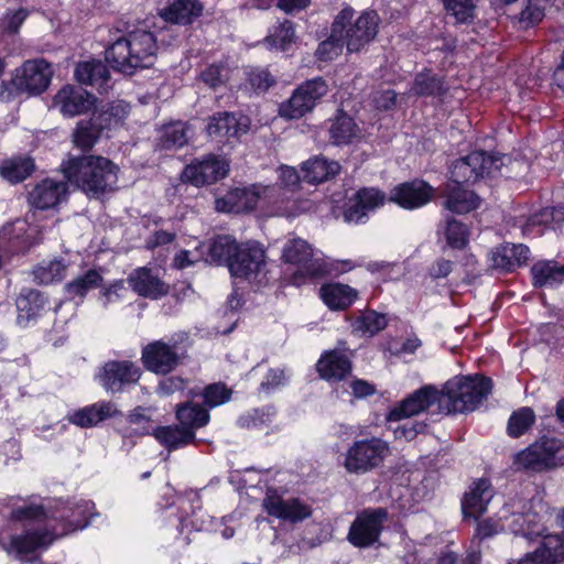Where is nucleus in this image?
<instances>
[{
	"mask_svg": "<svg viewBox=\"0 0 564 564\" xmlns=\"http://www.w3.org/2000/svg\"><path fill=\"white\" fill-rule=\"evenodd\" d=\"M203 11L199 0H173L161 11V17L169 23L186 26L202 17Z\"/></svg>",
	"mask_w": 564,
	"mask_h": 564,
	"instance_id": "34",
	"label": "nucleus"
},
{
	"mask_svg": "<svg viewBox=\"0 0 564 564\" xmlns=\"http://www.w3.org/2000/svg\"><path fill=\"white\" fill-rule=\"evenodd\" d=\"M444 8L458 23H466L474 18V0H443Z\"/></svg>",
	"mask_w": 564,
	"mask_h": 564,
	"instance_id": "61",
	"label": "nucleus"
},
{
	"mask_svg": "<svg viewBox=\"0 0 564 564\" xmlns=\"http://www.w3.org/2000/svg\"><path fill=\"white\" fill-rule=\"evenodd\" d=\"M231 257L228 271L231 276L240 280L256 279L267 264V251L257 240L239 242Z\"/></svg>",
	"mask_w": 564,
	"mask_h": 564,
	"instance_id": "10",
	"label": "nucleus"
},
{
	"mask_svg": "<svg viewBox=\"0 0 564 564\" xmlns=\"http://www.w3.org/2000/svg\"><path fill=\"white\" fill-rule=\"evenodd\" d=\"M339 172V163L324 156L311 158L302 165L303 181L308 184L324 183L334 178Z\"/></svg>",
	"mask_w": 564,
	"mask_h": 564,
	"instance_id": "39",
	"label": "nucleus"
},
{
	"mask_svg": "<svg viewBox=\"0 0 564 564\" xmlns=\"http://www.w3.org/2000/svg\"><path fill=\"white\" fill-rule=\"evenodd\" d=\"M494 381L482 373L457 376L445 382L442 398L447 399L446 414L471 413L491 394Z\"/></svg>",
	"mask_w": 564,
	"mask_h": 564,
	"instance_id": "3",
	"label": "nucleus"
},
{
	"mask_svg": "<svg viewBox=\"0 0 564 564\" xmlns=\"http://www.w3.org/2000/svg\"><path fill=\"white\" fill-rule=\"evenodd\" d=\"M443 235L445 238V246L443 247V250H445V248H449L452 250L460 251L469 245L470 228L467 224L451 217L446 220Z\"/></svg>",
	"mask_w": 564,
	"mask_h": 564,
	"instance_id": "53",
	"label": "nucleus"
},
{
	"mask_svg": "<svg viewBox=\"0 0 564 564\" xmlns=\"http://www.w3.org/2000/svg\"><path fill=\"white\" fill-rule=\"evenodd\" d=\"M153 436L169 452L186 447L196 441L194 435L182 427L178 423L155 426L153 430Z\"/></svg>",
	"mask_w": 564,
	"mask_h": 564,
	"instance_id": "42",
	"label": "nucleus"
},
{
	"mask_svg": "<svg viewBox=\"0 0 564 564\" xmlns=\"http://www.w3.org/2000/svg\"><path fill=\"white\" fill-rule=\"evenodd\" d=\"M188 128L183 121H173L162 126L158 138L160 150H177L188 142Z\"/></svg>",
	"mask_w": 564,
	"mask_h": 564,
	"instance_id": "47",
	"label": "nucleus"
},
{
	"mask_svg": "<svg viewBox=\"0 0 564 564\" xmlns=\"http://www.w3.org/2000/svg\"><path fill=\"white\" fill-rule=\"evenodd\" d=\"M89 119L97 127L96 131L102 134L105 130H110L121 124L123 111L120 106L107 105L101 108L96 106L91 109Z\"/></svg>",
	"mask_w": 564,
	"mask_h": 564,
	"instance_id": "56",
	"label": "nucleus"
},
{
	"mask_svg": "<svg viewBox=\"0 0 564 564\" xmlns=\"http://www.w3.org/2000/svg\"><path fill=\"white\" fill-rule=\"evenodd\" d=\"M282 260L294 265H311V263H323L313 258L311 245L301 238L289 240L282 251Z\"/></svg>",
	"mask_w": 564,
	"mask_h": 564,
	"instance_id": "49",
	"label": "nucleus"
},
{
	"mask_svg": "<svg viewBox=\"0 0 564 564\" xmlns=\"http://www.w3.org/2000/svg\"><path fill=\"white\" fill-rule=\"evenodd\" d=\"M500 153L475 150L460 156L449 165V181L466 187L474 186L485 178L491 177L503 165Z\"/></svg>",
	"mask_w": 564,
	"mask_h": 564,
	"instance_id": "4",
	"label": "nucleus"
},
{
	"mask_svg": "<svg viewBox=\"0 0 564 564\" xmlns=\"http://www.w3.org/2000/svg\"><path fill=\"white\" fill-rule=\"evenodd\" d=\"M297 40L295 33V23L291 20L284 19L278 21L269 29L267 36L263 39L264 45L269 50L286 53Z\"/></svg>",
	"mask_w": 564,
	"mask_h": 564,
	"instance_id": "40",
	"label": "nucleus"
},
{
	"mask_svg": "<svg viewBox=\"0 0 564 564\" xmlns=\"http://www.w3.org/2000/svg\"><path fill=\"white\" fill-rule=\"evenodd\" d=\"M285 372L280 368H270L258 387L259 393L270 394L285 383Z\"/></svg>",
	"mask_w": 564,
	"mask_h": 564,
	"instance_id": "64",
	"label": "nucleus"
},
{
	"mask_svg": "<svg viewBox=\"0 0 564 564\" xmlns=\"http://www.w3.org/2000/svg\"><path fill=\"white\" fill-rule=\"evenodd\" d=\"M102 275L95 269H89L83 275L65 284V291L70 297L84 299L90 290L100 288L102 284Z\"/></svg>",
	"mask_w": 564,
	"mask_h": 564,
	"instance_id": "55",
	"label": "nucleus"
},
{
	"mask_svg": "<svg viewBox=\"0 0 564 564\" xmlns=\"http://www.w3.org/2000/svg\"><path fill=\"white\" fill-rule=\"evenodd\" d=\"M12 521H43L46 519V510L42 505H28L11 510Z\"/></svg>",
	"mask_w": 564,
	"mask_h": 564,
	"instance_id": "62",
	"label": "nucleus"
},
{
	"mask_svg": "<svg viewBox=\"0 0 564 564\" xmlns=\"http://www.w3.org/2000/svg\"><path fill=\"white\" fill-rule=\"evenodd\" d=\"M46 304L47 297L41 291L23 288L15 300L18 324L26 327L30 322L36 321L44 312Z\"/></svg>",
	"mask_w": 564,
	"mask_h": 564,
	"instance_id": "30",
	"label": "nucleus"
},
{
	"mask_svg": "<svg viewBox=\"0 0 564 564\" xmlns=\"http://www.w3.org/2000/svg\"><path fill=\"white\" fill-rule=\"evenodd\" d=\"M496 490L487 477L474 479L460 499L463 520L480 519L488 510Z\"/></svg>",
	"mask_w": 564,
	"mask_h": 564,
	"instance_id": "16",
	"label": "nucleus"
},
{
	"mask_svg": "<svg viewBox=\"0 0 564 564\" xmlns=\"http://www.w3.org/2000/svg\"><path fill=\"white\" fill-rule=\"evenodd\" d=\"M120 415L122 412L113 402L101 400L73 411L67 415V420L80 429H91L108 419Z\"/></svg>",
	"mask_w": 564,
	"mask_h": 564,
	"instance_id": "23",
	"label": "nucleus"
},
{
	"mask_svg": "<svg viewBox=\"0 0 564 564\" xmlns=\"http://www.w3.org/2000/svg\"><path fill=\"white\" fill-rule=\"evenodd\" d=\"M389 453V444L380 437L357 440L347 448L343 467L350 475H365L379 468Z\"/></svg>",
	"mask_w": 564,
	"mask_h": 564,
	"instance_id": "5",
	"label": "nucleus"
},
{
	"mask_svg": "<svg viewBox=\"0 0 564 564\" xmlns=\"http://www.w3.org/2000/svg\"><path fill=\"white\" fill-rule=\"evenodd\" d=\"M249 129L241 122V116L230 111H218L206 119L204 131L210 141L225 144L230 139H238Z\"/></svg>",
	"mask_w": 564,
	"mask_h": 564,
	"instance_id": "19",
	"label": "nucleus"
},
{
	"mask_svg": "<svg viewBox=\"0 0 564 564\" xmlns=\"http://www.w3.org/2000/svg\"><path fill=\"white\" fill-rule=\"evenodd\" d=\"M465 185L451 186L446 191L445 207L452 213L467 214L479 207L480 199L474 191H468Z\"/></svg>",
	"mask_w": 564,
	"mask_h": 564,
	"instance_id": "44",
	"label": "nucleus"
},
{
	"mask_svg": "<svg viewBox=\"0 0 564 564\" xmlns=\"http://www.w3.org/2000/svg\"><path fill=\"white\" fill-rule=\"evenodd\" d=\"M544 17V8L536 0H529L519 13V23L522 29L527 30L536 26L543 21Z\"/></svg>",
	"mask_w": 564,
	"mask_h": 564,
	"instance_id": "60",
	"label": "nucleus"
},
{
	"mask_svg": "<svg viewBox=\"0 0 564 564\" xmlns=\"http://www.w3.org/2000/svg\"><path fill=\"white\" fill-rule=\"evenodd\" d=\"M536 416L532 408L521 406L514 410L507 422V435L511 438H519L527 434L535 424Z\"/></svg>",
	"mask_w": 564,
	"mask_h": 564,
	"instance_id": "54",
	"label": "nucleus"
},
{
	"mask_svg": "<svg viewBox=\"0 0 564 564\" xmlns=\"http://www.w3.org/2000/svg\"><path fill=\"white\" fill-rule=\"evenodd\" d=\"M35 170V161L30 155L17 154L0 162V177L11 185L24 182Z\"/></svg>",
	"mask_w": 564,
	"mask_h": 564,
	"instance_id": "37",
	"label": "nucleus"
},
{
	"mask_svg": "<svg viewBox=\"0 0 564 564\" xmlns=\"http://www.w3.org/2000/svg\"><path fill=\"white\" fill-rule=\"evenodd\" d=\"M1 239L6 240L7 249L12 254H25L36 243L34 237L29 234L26 221L21 220L4 226Z\"/></svg>",
	"mask_w": 564,
	"mask_h": 564,
	"instance_id": "38",
	"label": "nucleus"
},
{
	"mask_svg": "<svg viewBox=\"0 0 564 564\" xmlns=\"http://www.w3.org/2000/svg\"><path fill=\"white\" fill-rule=\"evenodd\" d=\"M316 371L322 380L340 382L350 376L352 362L344 351L329 349L322 352L316 362Z\"/></svg>",
	"mask_w": 564,
	"mask_h": 564,
	"instance_id": "24",
	"label": "nucleus"
},
{
	"mask_svg": "<svg viewBox=\"0 0 564 564\" xmlns=\"http://www.w3.org/2000/svg\"><path fill=\"white\" fill-rule=\"evenodd\" d=\"M564 448L563 441L556 437L541 436L513 456L516 470L541 473L558 466L557 454Z\"/></svg>",
	"mask_w": 564,
	"mask_h": 564,
	"instance_id": "6",
	"label": "nucleus"
},
{
	"mask_svg": "<svg viewBox=\"0 0 564 564\" xmlns=\"http://www.w3.org/2000/svg\"><path fill=\"white\" fill-rule=\"evenodd\" d=\"M355 15L354 8L347 6L344 7L337 15L330 26L329 36L322 41L315 52V56L321 62H330L335 59L343 51L346 44L344 40V31L349 23L350 18Z\"/></svg>",
	"mask_w": 564,
	"mask_h": 564,
	"instance_id": "21",
	"label": "nucleus"
},
{
	"mask_svg": "<svg viewBox=\"0 0 564 564\" xmlns=\"http://www.w3.org/2000/svg\"><path fill=\"white\" fill-rule=\"evenodd\" d=\"M329 86L322 76L301 83L291 97L281 104L280 115L288 119H300L311 112L327 95Z\"/></svg>",
	"mask_w": 564,
	"mask_h": 564,
	"instance_id": "8",
	"label": "nucleus"
},
{
	"mask_svg": "<svg viewBox=\"0 0 564 564\" xmlns=\"http://www.w3.org/2000/svg\"><path fill=\"white\" fill-rule=\"evenodd\" d=\"M135 68H148L153 64L158 50L156 39L150 31L137 30L124 35Z\"/></svg>",
	"mask_w": 564,
	"mask_h": 564,
	"instance_id": "27",
	"label": "nucleus"
},
{
	"mask_svg": "<svg viewBox=\"0 0 564 564\" xmlns=\"http://www.w3.org/2000/svg\"><path fill=\"white\" fill-rule=\"evenodd\" d=\"M74 77L79 84L90 86L99 94L107 93L110 87V72L108 66L99 59L78 62L75 66Z\"/></svg>",
	"mask_w": 564,
	"mask_h": 564,
	"instance_id": "29",
	"label": "nucleus"
},
{
	"mask_svg": "<svg viewBox=\"0 0 564 564\" xmlns=\"http://www.w3.org/2000/svg\"><path fill=\"white\" fill-rule=\"evenodd\" d=\"M259 195L247 187H235L224 196L216 198V209L223 213H243L256 209Z\"/></svg>",
	"mask_w": 564,
	"mask_h": 564,
	"instance_id": "32",
	"label": "nucleus"
},
{
	"mask_svg": "<svg viewBox=\"0 0 564 564\" xmlns=\"http://www.w3.org/2000/svg\"><path fill=\"white\" fill-rule=\"evenodd\" d=\"M55 535L47 530H25L21 534L10 536L7 551L18 555H29L39 549L48 547L55 540Z\"/></svg>",
	"mask_w": 564,
	"mask_h": 564,
	"instance_id": "31",
	"label": "nucleus"
},
{
	"mask_svg": "<svg viewBox=\"0 0 564 564\" xmlns=\"http://www.w3.org/2000/svg\"><path fill=\"white\" fill-rule=\"evenodd\" d=\"M530 273L534 288H553L564 282V264L555 261H538L531 267Z\"/></svg>",
	"mask_w": 564,
	"mask_h": 564,
	"instance_id": "45",
	"label": "nucleus"
},
{
	"mask_svg": "<svg viewBox=\"0 0 564 564\" xmlns=\"http://www.w3.org/2000/svg\"><path fill=\"white\" fill-rule=\"evenodd\" d=\"M411 94L417 98L443 99L449 91L446 77L424 67L414 75Z\"/></svg>",
	"mask_w": 564,
	"mask_h": 564,
	"instance_id": "28",
	"label": "nucleus"
},
{
	"mask_svg": "<svg viewBox=\"0 0 564 564\" xmlns=\"http://www.w3.org/2000/svg\"><path fill=\"white\" fill-rule=\"evenodd\" d=\"M352 334L373 337L388 326L386 314L368 310L350 323Z\"/></svg>",
	"mask_w": 564,
	"mask_h": 564,
	"instance_id": "48",
	"label": "nucleus"
},
{
	"mask_svg": "<svg viewBox=\"0 0 564 564\" xmlns=\"http://www.w3.org/2000/svg\"><path fill=\"white\" fill-rule=\"evenodd\" d=\"M96 102L97 98L93 94L69 84L63 86L53 97V106L67 118L87 113Z\"/></svg>",
	"mask_w": 564,
	"mask_h": 564,
	"instance_id": "20",
	"label": "nucleus"
},
{
	"mask_svg": "<svg viewBox=\"0 0 564 564\" xmlns=\"http://www.w3.org/2000/svg\"><path fill=\"white\" fill-rule=\"evenodd\" d=\"M176 422L196 438V432L210 422V413L200 403L187 400L175 405Z\"/></svg>",
	"mask_w": 564,
	"mask_h": 564,
	"instance_id": "33",
	"label": "nucleus"
},
{
	"mask_svg": "<svg viewBox=\"0 0 564 564\" xmlns=\"http://www.w3.org/2000/svg\"><path fill=\"white\" fill-rule=\"evenodd\" d=\"M189 395L192 398L200 397L203 399L202 405L206 406L209 411L229 402L232 397V390L225 382L218 381L205 386L199 391L191 390Z\"/></svg>",
	"mask_w": 564,
	"mask_h": 564,
	"instance_id": "51",
	"label": "nucleus"
},
{
	"mask_svg": "<svg viewBox=\"0 0 564 564\" xmlns=\"http://www.w3.org/2000/svg\"><path fill=\"white\" fill-rule=\"evenodd\" d=\"M105 59L113 70L124 75H133L137 70L124 36H120L106 48Z\"/></svg>",
	"mask_w": 564,
	"mask_h": 564,
	"instance_id": "43",
	"label": "nucleus"
},
{
	"mask_svg": "<svg viewBox=\"0 0 564 564\" xmlns=\"http://www.w3.org/2000/svg\"><path fill=\"white\" fill-rule=\"evenodd\" d=\"M386 200L383 192L376 187H361L343 206L345 221L364 224L368 220V213L382 206Z\"/></svg>",
	"mask_w": 564,
	"mask_h": 564,
	"instance_id": "17",
	"label": "nucleus"
},
{
	"mask_svg": "<svg viewBox=\"0 0 564 564\" xmlns=\"http://www.w3.org/2000/svg\"><path fill=\"white\" fill-rule=\"evenodd\" d=\"M95 505L91 501H80L63 510L54 517L61 523L62 535L85 529L93 517Z\"/></svg>",
	"mask_w": 564,
	"mask_h": 564,
	"instance_id": "36",
	"label": "nucleus"
},
{
	"mask_svg": "<svg viewBox=\"0 0 564 564\" xmlns=\"http://www.w3.org/2000/svg\"><path fill=\"white\" fill-rule=\"evenodd\" d=\"M319 297L330 311H346L358 299V292L348 284L328 282L321 286Z\"/></svg>",
	"mask_w": 564,
	"mask_h": 564,
	"instance_id": "35",
	"label": "nucleus"
},
{
	"mask_svg": "<svg viewBox=\"0 0 564 564\" xmlns=\"http://www.w3.org/2000/svg\"><path fill=\"white\" fill-rule=\"evenodd\" d=\"M141 361L148 371L165 376L180 366L181 356L176 345H169L159 339L149 343L142 348Z\"/></svg>",
	"mask_w": 564,
	"mask_h": 564,
	"instance_id": "15",
	"label": "nucleus"
},
{
	"mask_svg": "<svg viewBox=\"0 0 564 564\" xmlns=\"http://www.w3.org/2000/svg\"><path fill=\"white\" fill-rule=\"evenodd\" d=\"M268 516L275 519L299 523L312 517L313 509L297 497L284 499L275 489H268L262 502Z\"/></svg>",
	"mask_w": 564,
	"mask_h": 564,
	"instance_id": "12",
	"label": "nucleus"
},
{
	"mask_svg": "<svg viewBox=\"0 0 564 564\" xmlns=\"http://www.w3.org/2000/svg\"><path fill=\"white\" fill-rule=\"evenodd\" d=\"M435 194L426 181L414 178L395 185L390 192V202L403 209L413 210L429 204Z\"/></svg>",
	"mask_w": 564,
	"mask_h": 564,
	"instance_id": "18",
	"label": "nucleus"
},
{
	"mask_svg": "<svg viewBox=\"0 0 564 564\" xmlns=\"http://www.w3.org/2000/svg\"><path fill=\"white\" fill-rule=\"evenodd\" d=\"M429 427L425 421H412L401 424L394 430V438L397 441L411 442L419 434H424Z\"/></svg>",
	"mask_w": 564,
	"mask_h": 564,
	"instance_id": "63",
	"label": "nucleus"
},
{
	"mask_svg": "<svg viewBox=\"0 0 564 564\" xmlns=\"http://www.w3.org/2000/svg\"><path fill=\"white\" fill-rule=\"evenodd\" d=\"M96 129L90 119L79 120L73 133L74 144L85 152L90 151L101 137Z\"/></svg>",
	"mask_w": 564,
	"mask_h": 564,
	"instance_id": "57",
	"label": "nucleus"
},
{
	"mask_svg": "<svg viewBox=\"0 0 564 564\" xmlns=\"http://www.w3.org/2000/svg\"><path fill=\"white\" fill-rule=\"evenodd\" d=\"M54 69L45 58L26 59L17 67L10 79L0 83V101L12 102L18 98H32L44 94L53 79Z\"/></svg>",
	"mask_w": 564,
	"mask_h": 564,
	"instance_id": "2",
	"label": "nucleus"
},
{
	"mask_svg": "<svg viewBox=\"0 0 564 564\" xmlns=\"http://www.w3.org/2000/svg\"><path fill=\"white\" fill-rule=\"evenodd\" d=\"M379 23L380 18L375 10L362 11L356 20L350 18L344 31L347 51L358 53L372 42L378 34Z\"/></svg>",
	"mask_w": 564,
	"mask_h": 564,
	"instance_id": "14",
	"label": "nucleus"
},
{
	"mask_svg": "<svg viewBox=\"0 0 564 564\" xmlns=\"http://www.w3.org/2000/svg\"><path fill=\"white\" fill-rule=\"evenodd\" d=\"M239 241L231 235H216L207 243V258L212 263L226 265L232 259Z\"/></svg>",
	"mask_w": 564,
	"mask_h": 564,
	"instance_id": "46",
	"label": "nucleus"
},
{
	"mask_svg": "<svg viewBox=\"0 0 564 564\" xmlns=\"http://www.w3.org/2000/svg\"><path fill=\"white\" fill-rule=\"evenodd\" d=\"M564 562V532L546 534L539 546L527 553L517 564H560Z\"/></svg>",
	"mask_w": 564,
	"mask_h": 564,
	"instance_id": "25",
	"label": "nucleus"
},
{
	"mask_svg": "<svg viewBox=\"0 0 564 564\" xmlns=\"http://www.w3.org/2000/svg\"><path fill=\"white\" fill-rule=\"evenodd\" d=\"M131 289L145 299L159 300L170 293V286L147 267L134 269L128 276Z\"/></svg>",
	"mask_w": 564,
	"mask_h": 564,
	"instance_id": "26",
	"label": "nucleus"
},
{
	"mask_svg": "<svg viewBox=\"0 0 564 564\" xmlns=\"http://www.w3.org/2000/svg\"><path fill=\"white\" fill-rule=\"evenodd\" d=\"M61 171L68 183L87 197L99 199L117 188L119 166L101 155H69L61 163Z\"/></svg>",
	"mask_w": 564,
	"mask_h": 564,
	"instance_id": "1",
	"label": "nucleus"
},
{
	"mask_svg": "<svg viewBox=\"0 0 564 564\" xmlns=\"http://www.w3.org/2000/svg\"><path fill=\"white\" fill-rule=\"evenodd\" d=\"M289 276V282L295 286H302L308 281L314 279H322L328 274V269L325 263H311V265H297Z\"/></svg>",
	"mask_w": 564,
	"mask_h": 564,
	"instance_id": "59",
	"label": "nucleus"
},
{
	"mask_svg": "<svg viewBox=\"0 0 564 564\" xmlns=\"http://www.w3.org/2000/svg\"><path fill=\"white\" fill-rule=\"evenodd\" d=\"M68 194L66 182L46 177L39 182L28 194L29 204L40 210L56 207Z\"/></svg>",
	"mask_w": 564,
	"mask_h": 564,
	"instance_id": "22",
	"label": "nucleus"
},
{
	"mask_svg": "<svg viewBox=\"0 0 564 564\" xmlns=\"http://www.w3.org/2000/svg\"><path fill=\"white\" fill-rule=\"evenodd\" d=\"M141 369L131 360H108L96 375L102 389L112 394L121 393L141 378Z\"/></svg>",
	"mask_w": 564,
	"mask_h": 564,
	"instance_id": "11",
	"label": "nucleus"
},
{
	"mask_svg": "<svg viewBox=\"0 0 564 564\" xmlns=\"http://www.w3.org/2000/svg\"><path fill=\"white\" fill-rule=\"evenodd\" d=\"M275 84V76L271 74L268 67L249 66L245 69L243 87L252 94H265Z\"/></svg>",
	"mask_w": 564,
	"mask_h": 564,
	"instance_id": "52",
	"label": "nucleus"
},
{
	"mask_svg": "<svg viewBox=\"0 0 564 564\" xmlns=\"http://www.w3.org/2000/svg\"><path fill=\"white\" fill-rule=\"evenodd\" d=\"M359 128L355 119L343 108H338L330 119L329 137L335 145L350 144L358 135Z\"/></svg>",
	"mask_w": 564,
	"mask_h": 564,
	"instance_id": "41",
	"label": "nucleus"
},
{
	"mask_svg": "<svg viewBox=\"0 0 564 564\" xmlns=\"http://www.w3.org/2000/svg\"><path fill=\"white\" fill-rule=\"evenodd\" d=\"M434 404H438L443 409L442 392L434 386H423L394 405L388 412L387 420L389 422H398L416 415Z\"/></svg>",
	"mask_w": 564,
	"mask_h": 564,
	"instance_id": "13",
	"label": "nucleus"
},
{
	"mask_svg": "<svg viewBox=\"0 0 564 564\" xmlns=\"http://www.w3.org/2000/svg\"><path fill=\"white\" fill-rule=\"evenodd\" d=\"M66 264L61 259L51 260L46 264H39L33 270V279L39 284L61 282L65 278Z\"/></svg>",
	"mask_w": 564,
	"mask_h": 564,
	"instance_id": "58",
	"label": "nucleus"
},
{
	"mask_svg": "<svg viewBox=\"0 0 564 564\" xmlns=\"http://www.w3.org/2000/svg\"><path fill=\"white\" fill-rule=\"evenodd\" d=\"M388 518V510L383 507L364 509L351 522L347 541L357 549L373 546L379 542Z\"/></svg>",
	"mask_w": 564,
	"mask_h": 564,
	"instance_id": "9",
	"label": "nucleus"
},
{
	"mask_svg": "<svg viewBox=\"0 0 564 564\" xmlns=\"http://www.w3.org/2000/svg\"><path fill=\"white\" fill-rule=\"evenodd\" d=\"M278 411L273 404H265L258 408H252L237 419V426L245 430H259L272 423Z\"/></svg>",
	"mask_w": 564,
	"mask_h": 564,
	"instance_id": "50",
	"label": "nucleus"
},
{
	"mask_svg": "<svg viewBox=\"0 0 564 564\" xmlns=\"http://www.w3.org/2000/svg\"><path fill=\"white\" fill-rule=\"evenodd\" d=\"M229 171V162L221 155L210 152L187 163L180 174V181L200 188L226 178Z\"/></svg>",
	"mask_w": 564,
	"mask_h": 564,
	"instance_id": "7",
	"label": "nucleus"
}]
</instances>
